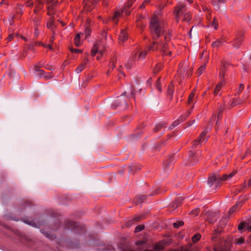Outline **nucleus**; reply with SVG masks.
Returning <instances> with one entry per match:
<instances>
[{"mask_svg": "<svg viewBox=\"0 0 251 251\" xmlns=\"http://www.w3.org/2000/svg\"><path fill=\"white\" fill-rule=\"evenodd\" d=\"M47 6V14L51 16L54 13V6L57 4L58 2L55 0H46Z\"/></svg>", "mask_w": 251, "mask_h": 251, "instance_id": "0eeeda50", "label": "nucleus"}, {"mask_svg": "<svg viewBox=\"0 0 251 251\" xmlns=\"http://www.w3.org/2000/svg\"><path fill=\"white\" fill-rule=\"evenodd\" d=\"M199 211L198 209H195L194 210L191 211L192 214L194 215L195 216H196L198 214Z\"/></svg>", "mask_w": 251, "mask_h": 251, "instance_id": "bf43d9fd", "label": "nucleus"}, {"mask_svg": "<svg viewBox=\"0 0 251 251\" xmlns=\"http://www.w3.org/2000/svg\"><path fill=\"white\" fill-rule=\"evenodd\" d=\"M99 0H83V4L84 10L87 11H91L95 7L96 4Z\"/></svg>", "mask_w": 251, "mask_h": 251, "instance_id": "423d86ee", "label": "nucleus"}, {"mask_svg": "<svg viewBox=\"0 0 251 251\" xmlns=\"http://www.w3.org/2000/svg\"><path fill=\"white\" fill-rule=\"evenodd\" d=\"M190 19L191 16L190 13H186L184 15L182 20L186 22H189L190 20Z\"/></svg>", "mask_w": 251, "mask_h": 251, "instance_id": "4c0bfd02", "label": "nucleus"}, {"mask_svg": "<svg viewBox=\"0 0 251 251\" xmlns=\"http://www.w3.org/2000/svg\"><path fill=\"white\" fill-rule=\"evenodd\" d=\"M211 25L214 27V28L215 30L217 29L218 26V22L215 18H214L213 21L211 24Z\"/></svg>", "mask_w": 251, "mask_h": 251, "instance_id": "c03bdc74", "label": "nucleus"}, {"mask_svg": "<svg viewBox=\"0 0 251 251\" xmlns=\"http://www.w3.org/2000/svg\"><path fill=\"white\" fill-rule=\"evenodd\" d=\"M22 9H23L22 5H17L16 7V13L20 15L22 14V13H23Z\"/></svg>", "mask_w": 251, "mask_h": 251, "instance_id": "37998d69", "label": "nucleus"}, {"mask_svg": "<svg viewBox=\"0 0 251 251\" xmlns=\"http://www.w3.org/2000/svg\"><path fill=\"white\" fill-rule=\"evenodd\" d=\"M201 238V235L199 233H196L192 237V241L194 243H197L200 240Z\"/></svg>", "mask_w": 251, "mask_h": 251, "instance_id": "c756f323", "label": "nucleus"}, {"mask_svg": "<svg viewBox=\"0 0 251 251\" xmlns=\"http://www.w3.org/2000/svg\"><path fill=\"white\" fill-rule=\"evenodd\" d=\"M162 246L159 244H156L154 246V249L156 251L161 250L162 249Z\"/></svg>", "mask_w": 251, "mask_h": 251, "instance_id": "8fccbe9b", "label": "nucleus"}, {"mask_svg": "<svg viewBox=\"0 0 251 251\" xmlns=\"http://www.w3.org/2000/svg\"><path fill=\"white\" fill-rule=\"evenodd\" d=\"M185 10V6L182 3H179L176 7L174 13L177 22L179 21L180 16L183 14Z\"/></svg>", "mask_w": 251, "mask_h": 251, "instance_id": "1a4fd4ad", "label": "nucleus"}, {"mask_svg": "<svg viewBox=\"0 0 251 251\" xmlns=\"http://www.w3.org/2000/svg\"><path fill=\"white\" fill-rule=\"evenodd\" d=\"M144 215H135L132 219L126 222V226H131L135 222L143 220L144 218Z\"/></svg>", "mask_w": 251, "mask_h": 251, "instance_id": "9b49d317", "label": "nucleus"}, {"mask_svg": "<svg viewBox=\"0 0 251 251\" xmlns=\"http://www.w3.org/2000/svg\"><path fill=\"white\" fill-rule=\"evenodd\" d=\"M225 109H226V102L224 101L223 104H221L219 106V107L218 108V116H217L218 120H219L221 119V114H222V112L225 110Z\"/></svg>", "mask_w": 251, "mask_h": 251, "instance_id": "393cba45", "label": "nucleus"}, {"mask_svg": "<svg viewBox=\"0 0 251 251\" xmlns=\"http://www.w3.org/2000/svg\"><path fill=\"white\" fill-rule=\"evenodd\" d=\"M163 125L162 124H159L156 125V126L153 128V131L154 132H157L161 130V129L163 127Z\"/></svg>", "mask_w": 251, "mask_h": 251, "instance_id": "58836bf2", "label": "nucleus"}, {"mask_svg": "<svg viewBox=\"0 0 251 251\" xmlns=\"http://www.w3.org/2000/svg\"><path fill=\"white\" fill-rule=\"evenodd\" d=\"M246 187V184L245 183H243V184H241L240 188L236 189L235 192L236 193H238L242 192V191H243V190L244 189V188Z\"/></svg>", "mask_w": 251, "mask_h": 251, "instance_id": "e433bc0d", "label": "nucleus"}, {"mask_svg": "<svg viewBox=\"0 0 251 251\" xmlns=\"http://www.w3.org/2000/svg\"><path fill=\"white\" fill-rule=\"evenodd\" d=\"M43 0H37L35 8L34 10V13L36 14L37 12L41 10L43 8Z\"/></svg>", "mask_w": 251, "mask_h": 251, "instance_id": "a211bd4d", "label": "nucleus"}, {"mask_svg": "<svg viewBox=\"0 0 251 251\" xmlns=\"http://www.w3.org/2000/svg\"><path fill=\"white\" fill-rule=\"evenodd\" d=\"M243 41L242 37L236 38L233 42V46L236 48H239L241 42Z\"/></svg>", "mask_w": 251, "mask_h": 251, "instance_id": "a878e982", "label": "nucleus"}, {"mask_svg": "<svg viewBox=\"0 0 251 251\" xmlns=\"http://www.w3.org/2000/svg\"><path fill=\"white\" fill-rule=\"evenodd\" d=\"M249 97V90H247L246 91H245L243 94V96L242 98H239L240 100V101L241 102H243L245 101L246 100L248 99Z\"/></svg>", "mask_w": 251, "mask_h": 251, "instance_id": "2f4dec72", "label": "nucleus"}, {"mask_svg": "<svg viewBox=\"0 0 251 251\" xmlns=\"http://www.w3.org/2000/svg\"><path fill=\"white\" fill-rule=\"evenodd\" d=\"M174 87L175 85L173 82H171L168 85L167 95L169 97H170V99L171 100H172L173 98V95L174 92Z\"/></svg>", "mask_w": 251, "mask_h": 251, "instance_id": "2eb2a0df", "label": "nucleus"}, {"mask_svg": "<svg viewBox=\"0 0 251 251\" xmlns=\"http://www.w3.org/2000/svg\"><path fill=\"white\" fill-rule=\"evenodd\" d=\"M144 228V225H139L137 226L135 229V232H139L142 231Z\"/></svg>", "mask_w": 251, "mask_h": 251, "instance_id": "49530a36", "label": "nucleus"}, {"mask_svg": "<svg viewBox=\"0 0 251 251\" xmlns=\"http://www.w3.org/2000/svg\"><path fill=\"white\" fill-rule=\"evenodd\" d=\"M138 200H137V203H141L142 202H143L146 199V196L145 195H142V196H139L138 198Z\"/></svg>", "mask_w": 251, "mask_h": 251, "instance_id": "a19ab883", "label": "nucleus"}, {"mask_svg": "<svg viewBox=\"0 0 251 251\" xmlns=\"http://www.w3.org/2000/svg\"><path fill=\"white\" fill-rule=\"evenodd\" d=\"M29 0H27V1L25 2V5L26 6H30L32 5V2H30Z\"/></svg>", "mask_w": 251, "mask_h": 251, "instance_id": "052dcab7", "label": "nucleus"}, {"mask_svg": "<svg viewBox=\"0 0 251 251\" xmlns=\"http://www.w3.org/2000/svg\"><path fill=\"white\" fill-rule=\"evenodd\" d=\"M162 68L163 65L161 63L157 64L153 70L154 73H157L162 69Z\"/></svg>", "mask_w": 251, "mask_h": 251, "instance_id": "7c9ffc66", "label": "nucleus"}, {"mask_svg": "<svg viewBox=\"0 0 251 251\" xmlns=\"http://www.w3.org/2000/svg\"><path fill=\"white\" fill-rule=\"evenodd\" d=\"M106 35H107V33L105 31H103L102 32V33H101L102 39H104L105 42H106Z\"/></svg>", "mask_w": 251, "mask_h": 251, "instance_id": "5fc2aeb1", "label": "nucleus"}, {"mask_svg": "<svg viewBox=\"0 0 251 251\" xmlns=\"http://www.w3.org/2000/svg\"><path fill=\"white\" fill-rule=\"evenodd\" d=\"M240 205L241 206V202H240L239 204H235L234 206H233L229 210V214H232L233 212H234V211H235L237 207H238V205Z\"/></svg>", "mask_w": 251, "mask_h": 251, "instance_id": "f704fd0d", "label": "nucleus"}, {"mask_svg": "<svg viewBox=\"0 0 251 251\" xmlns=\"http://www.w3.org/2000/svg\"><path fill=\"white\" fill-rule=\"evenodd\" d=\"M78 227L79 225L77 223L68 220L66 223L65 229H78Z\"/></svg>", "mask_w": 251, "mask_h": 251, "instance_id": "f8f14e48", "label": "nucleus"}, {"mask_svg": "<svg viewBox=\"0 0 251 251\" xmlns=\"http://www.w3.org/2000/svg\"><path fill=\"white\" fill-rule=\"evenodd\" d=\"M235 174L236 172H232L228 175L225 174L222 176H221L218 174H213L208 177L207 181L208 184L210 187L214 185L216 188H217L219 187L221 183L223 181L231 178Z\"/></svg>", "mask_w": 251, "mask_h": 251, "instance_id": "f03ea898", "label": "nucleus"}, {"mask_svg": "<svg viewBox=\"0 0 251 251\" xmlns=\"http://www.w3.org/2000/svg\"><path fill=\"white\" fill-rule=\"evenodd\" d=\"M16 34H9V36L8 37V41H10L12 40V39H13V38L15 36H16Z\"/></svg>", "mask_w": 251, "mask_h": 251, "instance_id": "13d9d810", "label": "nucleus"}, {"mask_svg": "<svg viewBox=\"0 0 251 251\" xmlns=\"http://www.w3.org/2000/svg\"><path fill=\"white\" fill-rule=\"evenodd\" d=\"M244 89V86L243 84H240L238 88L237 93L239 95V93L243 91Z\"/></svg>", "mask_w": 251, "mask_h": 251, "instance_id": "603ef678", "label": "nucleus"}, {"mask_svg": "<svg viewBox=\"0 0 251 251\" xmlns=\"http://www.w3.org/2000/svg\"><path fill=\"white\" fill-rule=\"evenodd\" d=\"M106 49V42L104 39H100L97 41L94 45L91 50V55L94 56L97 53L102 55Z\"/></svg>", "mask_w": 251, "mask_h": 251, "instance_id": "20e7f679", "label": "nucleus"}, {"mask_svg": "<svg viewBox=\"0 0 251 251\" xmlns=\"http://www.w3.org/2000/svg\"><path fill=\"white\" fill-rule=\"evenodd\" d=\"M194 107V106H192V107L189 109L187 112V113L184 115H181L179 117V118L177 119V121H175L172 125V126L173 127L177 126L179 123L184 121L186 118L190 114L193 108Z\"/></svg>", "mask_w": 251, "mask_h": 251, "instance_id": "9d476101", "label": "nucleus"}, {"mask_svg": "<svg viewBox=\"0 0 251 251\" xmlns=\"http://www.w3.org/2000/svg\"><path fill=\"white\" fill-rule=\"evenodd\" d=\"M150 29L151 35L154 39L152 45L148 47L147 50L142 51L138 55L139 59H145L148 52L151 50H159L163 54L170 55V50L173 44L169 43L170 34H164L167 31L166 23L158 17L153 16L150 22Z\"/></svg>", "mask_w": 251, "mask_h": 251, "instance_id": "f257e3e1", "label": "nucleus"}, {"mask_svg": "<svg viewBox=\"0 0 251 251\" xmlns=\"http://www.w3.org/2000/svg\"><path fill=\"white\" fill-rule=\"evenodd\" d=\"M245 241L244 239L242 238H239L235 240V243L237 245H240L243 244Z\"/></svg>", "mask_w": 251, "mask_h": 251, "instance_id": "de8ad7c7", "label": "nucleus"}, {"mask_svg": "<svg viewBox=\"0 0 251 251\" xmlns=\"http://www.w3.org/2000/svg\"><path fill=\"white\" fill-rule=\"evenodd\" d=\"M146 4V3H144V2H143L141 4V5L140 6V8L141 9H143V8H145V4Z\"/></svg>", "mask_w": 251, "mask_h": 251, "instance_id": "e2e57ef3", "label": "nucleus"}, {"mask_svg": "<svg viewBox=\"0 0 251 251\" xmlns=\"http://www.w3.org/2000/svg\"><path fill=\"white\" fill-rule=\"evenodd\" d=\"M83 33H79L77 34L75 36L74 38V43L75 45L79 47L81 44V42L80 41V37L81 35H83Z\"/></svg>", "mask_w": 251, "mask_h": 251, "instance_id": "aec40b11", "label": "nucleus"}, {"mask_svg": "<svg viewBox=\"0 0 251 251\" xmlns=\"http://www.w3.org/2000/svg\"><path fill=\"white\" fill-rule=\"evenodd\" d=\"M113 109H116L118 107H121L123 109H126L127 107V100L123 96H121L116 100L111 105Z\"/></svg>", "mask_w": 251, "mask_h": 251, "instance_id": "39448f33", "label": "nucleus"}, {"mask_svg": "<svg viewBox=\"0 0 251 251\" xmlns=\"http://www.w3.org/2000/svg\"><path fill=\"white\" fill-rule=\"evenodd\" d=\"M14 17L15 16L14 15H13L12 17H11V19L9 20V24L10 25H12V24H13V19L14 18Z\"/></svg>", "mask_w": 251, "mask_h": 251, "instance_id": "680f3d73", "label": "nucleus"}, {"mask_svg": "<svg viewBox=\"0 0 251 251\" xmlns=\"http://www.w3.org/2000/svg\"><path fill=\"white\" fill-rule=\"evenodd\" d=\"M161 82H160V78H158L157 80L156 83V88L157 90L159 92H161Z\"/></svg>", "mask_w": 251, "mask_h": 251, "instance_id": "ea45409f", "label": "nucleus"}, {"mask_svg": "<svg viewBox=\"0 0 251 251\" xmlns=\"http://www.w3.org/2000/svg\"><path fill=\"white\" fill-rule=\"evenodd\" d=\"M226 0H212V3L215 7V9L218 10L220 8V5L222 3L226 2Z\"/></svg>", "mask_w": 251, "mask_h": 251, "instance_id": "f3484780", "label": "nucleus"}, {"mask_svg": "<svg viewBox=\"0 0 251 251\" xmlns=\"http://www.w3.org/2000/svg\"><path fill=\"white\" fill-rule=\"evenodd\" d=\"M89 60L87 57H85L83 62L79 64L78 67L76 68L75 72L77 74H79L85 68L86 64L88 63Z\"/></svg>", "mask_w": 251, "mask_h": 251, "instance_id": "ddd939ff", "label": "nucleus"}, {"mask_svg": "<svg viewBox=\"0 0 251 251\" xmlns=\"http://www.w3.org/2000/svg\"><path fill=\"white\" fill-rule=\"evenodd\" d=\"M205 69H206L205 65L201 66L199 68V69L197 71L198 75H201L202 74V72L205 70Z\"/></svg>", "mask_w": 251, "mask_h": 251, "instance_id": "79ce46f5", "label": "nucleus"}, {"mask_svg": "<svg viewBox=\"0 0 251 251\" xmlns=\"http://www.w3.org/2000/svg\"><path fill=\"white\" fill-rule=\"evenodd\" d=\"M245 227V224L244 223H240L238 226L239 230H242L244 229Z\"/></svg>", "mask_w": 251, "mask_h": 251, "instance_id": "864d4df0", "label": "nucleus"}, {"mask_svg": "<svg viewBox=\"0 0 251 251\" xmlns=\"http://www.w3.org/2000/svg\"><path fill=\"white\" fill-rule=\"evenodd\" d=\"M174 162V159H173V156H171L168 158V160L165 163V169L169 168L171 165L173 164Z\"/></svg>", "mask_w": 251, "mask_h": 251, "instance_id": "bb28decb", "label": "nucleus"}, {"mask_svg": "<svg viewBox=\"0 0 251 251\" xmlns=\"http://www.w3.org/2000/svg\"><path fill=\"white\" fill-rule=\"evenodd\" d=\"M31 202L29 201H26L25 202V206H27V205H30L31 204Z\"/></svg>", "mask_w": 251, "mask_h": 251, "instance_id": "338daca9", "label": "nucleus"}, {"mask_svg": "<svg viewBox=\"0 0 251 251\" xmlns=\"http://www.w3.org/2000/svg\"><path fill=\"white\" fill-rule=\"evenodd\" d=\"M222 85H223V82H220L217 85V86H216V87L214 89V94L215 96L219 95V92L220 91V90L222 87Z\"/></svg>", "mask_w": 251, "mask_h": 251, "instance_id": "c85d7f7f", "label": "nucleus"}, {"mask_svg": "<svg viewBox=\"0 0 251 251\" xmlns=\"http://www.w3.org/2000/svg\"><path fill=\"white\" fill-rule=\"evenodd\" d=\"M55 15V12H54V14H53L51 16H50V20L48 21L47 24V28L49 29H51L52 31L54 30L53 28L55 27V26L54 25L55 18L53 16Z\"/></svg>", "mask_w": 251, "mask_h": 251, "instance_id": "4468645a", "label": "nucleus"}, {"mask_svg": "<svg viewBox=\"0 0 251 251\" xmlns=\"http://www.w3.org/2000/svg\"><path fill=\"white\" fill-rule=\"evenodd\" d=\"M225 40L223 39H219L213 42L211 44V46L213 48H218L224 45Z\"/></svg>", "mask_w": 251, "mask_h": 251, "instance_id": "dca6fc26", "label": "nucleus"}, {"mask_svg": "<svg viewBox=\"0 0 251 251\" xmlns=\"http://www.w3.org/2000/svg\"><path fill=\"white\" fill-rule=\"evenodd\" d=\"M136 53H135L133 55L132 58L128 60L127 63L125 65V67L127 70H129L132 67V66L134 64V59L135 58H136Z\"/></svg>", "mask_w": 251, "mask_h": 251, "instance_id": "6ab92c4d", "label": "nucleus"}, {"mask_svg": "<svg viewBox=\"0 0 251 251\" xmlns=\"http://www.w3.org/2000/svg\"><path fill=\"white\" fill-rule=\"evenodd\" d=\"M184 224L183 222L182 221H178L176 223H173V226L176 228H178L180 226H183Z\"/></svg>", "mask_w": 251, "mask_h": 251, "instance_id": "c9c22d12", "label": "nucleus"}, {"mask_svg": "<svg viewBox=\"0 0 251 251\" xmlns=\"http://www.w3.org/2000/svg\"><path fill=\"white\" fill-rule=\"evenodd\" d=\"M47 48H49L50 50L52 49V46L50 44L47 45Z\"/></svg>", "mask_w": 251, "mask_h": 251, "instance_id": "69168bd1", "label": "nucleus"}, {"mask_svg": "<svg viewBox=\"0 0 251 251\" xmlns=\"http://www.w3.org/2000/svg\"><path fill=\"white\" fill-rule=\"evenodd\" d=\"M84 34L85 35L86 38L89 36L91 34V29L89 27L87 26L86 27L85 31H84Z\"/></svg>", "mask_w": 251, "mask_h": 251, "instance_id": "a18cd8bd", "label": "nucleus"}, {"mask_svg": "<svg viewBox=\"0 0 251 251\" xmlns=\"http://www.w3.org/2000/svg\"><path fill=\"white\" fill-rule=\"evenodd\" d=\"M119 39L120 41L123 42H125L127 39V33L125 30H122L121 31L119 36Z\"/></svg>", "mask_w": 251, "mask_h": 251, "instance_id": "b1692460", "label": "nucleus"}, {"mask_svg": "<svg viewBox=\"0 0 251 251\" xmlns=\"http://www.w3.org/2000/svg\"><path fill=\"white\" fill-rule=\"evenodd\" d=\"M70 50L72 52L76 53H79V52H81V51L78 49H71Z\"/></svg>", "mask_w": 251, "mask_h": 251, "instance_id": "4d7b16f0", "label": "nucleus"}, {"mask_svg": "<svg viewBox=\"0 0 251 251\" xmlns=\"http://www.w3.org/2000/svg\"><path fill=\"white\" fill-rule=\"evenodd\" d=\"M195 96V93L194 91H193L189 95L188 99V104H190L193 100L194 97Z\"/></svg>", "mask_w": 251, "mask_h": 251, "instance_id": "72a5a7b5", "label": "nucleus"}, {"mask_svg": "<svg viewBox=\"0 0 251 251\" xmlns=\"http://www.w3.org/2000/svg\"><path fill=\"white\" fill-rule=\"evenodd\" d=\"M189 158L190 159V163L191 164L195 163L198 161L197 156L196 154L192 151H190L189 153Z\"/></svg>", "mask_w": 251, "mask_h": 251, "instance_id": "412c9836", "label": "nucleus"}, {"mask_svg": "<svg viewBox=\"0 0 251 251\" xmlns=\"http://www.w3.org/2000/svg\"><path fill=\"white\" fill-rule=\"evenodd\" d=\"M52 36L50 37V40H49L50 43V44L52 43L53 42L54 40L55 34L54 30H52Z\"/></svg>", "mask_w": 251, "mask_h": 251, "instance_id": "3c124183", "label": "nucleus"}, {"mask_svg": "<svg viewBox=\"0 0 251 251\" xmlns=\"http://www.w3.org/2000/svg\"><path fill=\"white\" fill-rule=\"evenodd\" d=\"M135 1L136 0H127V3L125 5L123 8L119 10H117L115 12L112 17L113 21L116 24L117 23V18L124 13H125L126 15H129L130 12L129 8L132 5L133 2Z\"/></svg>", "mask_w": 251, "mask_h": 251, "instance_id": "7ed1b4c3", "label": "nucleus"}, {"mask_svg": "<svg viewBox=\"0 0 251 251\" xmlns=\"http://www.w3.org/2000/svg\"><path fill=\"white\" fill-rule=\"evenodd\" d=\"M241 103L242 102L240 101V100L239 99V98H238V99L233 98V99H232V101L230 102L229 105L227 106L226 108L230 109V108H231L235 106L236 105H237L240 103Z\"/></svg>", "mask_w": 251, "mask_h": 251, "instance_id": "4be33fe9", "label": "nucleus"}, {"mask_svg": "<svg viewBox=\"0 0 251 251\" xmlns=\"http://www.w3.org/2000/svg\"><path fill=\"white\" fill-rule=\"evenodd\" d=\"M207 131L205 130L201 133L200 136L193 143L192 147L196 148L199 144L205 142L207 138L205 137Z\"/></svg>", "mask_w": 251, "mask_h": 251, "instance_id": "6e6552de", "label": "nucleus"}, {"mask_svg": "<svg viewBox=\"0 0 251 251\" xmlns=\"http://www.w3.org/2000/svg\"><path fill=\"white\" fill-rule=\"evenodd\" d=\"M182 65L181 64H179V68L177 71V73L178 74H180V75H184V71L183 70V69H182Z\"/></svg>", "mask_w": 251, "mask_h": 251, "instance_id": "09e8293b", "label": "nucleus"}, {"mask_svg": "<svg viewBox=\"0 0 251 251\" xmlns=\"http://www.w3.org/2000/svg\"><path fill=\"white\" fill-rule=\"evenodd\" d=\"M228 65V64L226 62H222V67L220 70V76L221 77H224L225 75V69L226 68Z\"/></svg>", "mask_w": 251, "mask_h": 251, "instance_id": "5701e85b", "label": "nucleus"}, {"mask_svg": "<svg viewBox=\"0 0 251 251\" xmlns=\"http://www.w3.org/2000/svg\"><path fill=\"white\" fill-rule=\"evenodd\" d=\"M248 186L251 187V178L249 180Z\"/></svg>", "mask_w": 251, "mask_h": 251, "instance_id": "774afa93", "label": "nucleus"}, {"mask_svg": "<svg viewBox=\"0 0 251 251\" xmlns=\"http://www.w3.org/2000/svg\"><path fill=\"white\" fill-rule=\"evenodd\" d=\"M0 4H1H1H7V1H6V0H2V1H1Z\"/></svg>", "mask_w": 251, "mask_h": 251, "instance_id": "0e129e2a", "label": "nucleus"}, {"mask_svg": "<svg viewBox=\"0 0 251 251\" xmlns=\"http://www.w3.org/2000/svg\"><path fill=\"white\" fill-rule=\"evenodd\" d=\"M32 21L34 23V25L36 27L39 26L40 25L41 19L40 18L35 17L33 18Z\"/></svg>", "mask_w": 251, "mask_h": 251, "instance_id": "473e14b6", "label": "nucleus"}, {"mask_svg": "<svg viewBox=\"0 0 251 251\" xmlns=\"http://www.w3.org/2000/svg\"><path fill=\"white\" fill-rule=\"evenodd\" d=\"M39 33H40V31H39V29L37 27H35V31H34V35H35V36L36 37H38V35H39Z\"/></svg>", "mask_w": 251, "mask_h": 251, "instance_id": "6e6d98bb", "label": "nucleus"}, {"mask_svg": "<svg viewBox=\"0 0 251 251\" xmlns=\"http://www.w3.org/2000/svg\"><path fill=\"white\" fill-rule=\"evenodd\" d=\"M116 60V59L115 57H113L111 59L110 62H109V69H111V70H113L114 67H115V62ZM109 71H110V70H109L107 72V73L108 74L109 73Z\"/></svg>", "mask_w": 251, "mask_h": 251, "instance_id": "cd10ccee", "label": "nucleus"}]
</instances>
